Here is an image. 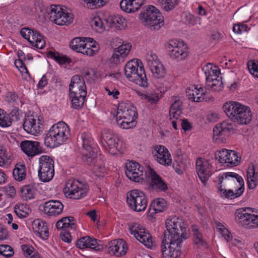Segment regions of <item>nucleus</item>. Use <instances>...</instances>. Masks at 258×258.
<instances>
[{"label":"nucleus","instance_id":"nucleus-37","mask_svg":"<svg viewBox=\"0 0 258 258\" xmlns=\"http://www.w3.org/2000/svg\"><path fill=\"white\" fill-rule=\"evenodd\" d=\"M93 166V170L97 176L103 177L106 172L103 161L100 157L99 159L95 154V160L92 164H88Z\"/></svg>","mask_w":258,"mask_h":258},{"label":"nucleus","instance_id":"nucleus-15","mask_svg":"<svg viewBox=\"0 0 258 258\" xmlns=\"http://www.w3.org/2000/svg\"><path fill=\"white\" fill-rule=\"evenodd\" d=\"M101 142L106 149L112 154H116L117 152H122L121 148L118 147L119 139L118 137L107 130H104L101 134Z\"/></svg>","mask_w":258,"mask_h":258},{"label":"nucleus","instance_id":"nucleus-27","mask_svg":"<svg viewBox=\"0 0 258 258\" xmlns=\"http://www.w3.org/2000/svg\"><path fill=\"white\" fill-rule=\"evenodd\" d=\"M131 48V43L122 44L117 48L110 58L111 63L117 64L120 61H123L124 58L129 53Z\"/></svg>","mask_w":258,"mask_h":258},{"label":"nucleus","instance_id":"nucleus-3","mask_svg":"<svg viewBox=\"0 0 258 258\" xmlns=\"http://www.w3.org/2000/svg\"><path fill=\"white\" fill-rule=\"evenodd\" d=\"M124 72L129 81L143 87L148 86L146 74L141 60L133 59L128 61L124 68Z\"/></svg>","mask_w":258,"mask_h":258},{"label":"nucleus","instance_id":"nucleus-1","mask_svg":"<svg viewBox=\"0 0 258 258\" xmlns=\"http://www.w3.org/2000/svg\"><path fill=\"white\" fill-rule=\"evenodd\" d=\"M218 190L221 197L234 199L240 196L244 191V181L242 177L234 172H226L219 175Z\"/></svg>","mask_w":258,"mask_h":258},{"label":"nucleus","instance_id":"nucleus-20","mask_svg":"<svg viewBox=\"0 0 258 258\" xmlns=\"http://www.w3.org/2000/svg\"><path fill=\"white\" fill-rule=\"evenodd\" d=\"M152 154L156 161L163 165L168 166L172 163L171 155L168 149L164 146H154L153 147Z\"/></svg>","mask_w":258,"mask_h":258},{"label":"nucleus","instance_id":"nucleus-5","mask_svg":"<svg viewBox=\"0 0 258 258\" xmlns=\"http://www.w3.org/2000/svg\"><path fill=\"white\" fill-rule=\"evenodd\" d=\"M70 128L64 122H58L53 125L46 134L45 145L49 148L62 144L69 138Z\"/></svg>","mask_w":258,"mask_h":258},{"label":"nucleus","instance_id":"nucleus-16","mask_svg":"<svg viewBox=\"0 0 258 258\" xmlns=\"http://www.w3.org/2000/svg\"><path fill=\"white\" fill-rule=\"evenodd\" d=\"M22 36L37 48L42 49L45 45L43 36L37 31L23 28L20 31Z\"/></svg>","mask_w":258,"mask_h":258},{"label":"nucleus","instance_id":"nucleus-14","mask_svg":"<svg viewBox=\"0 0 258 258\" xmlns=\"http://www.w3.org/2000/svg\"><path fill=\"white\" fill-rule=\"evenodd\" d=\"M215 158L220 163L225 164L228 167H234L238 165L241 158L238 156V153L233 150L223 149L217 151L215 153Z\"/></svg>","mask_w":258,"mask_h":258},{"label":"nucleus","instance_id":"nucleus-53","mask_svg":"<svg viewBox=\"0 0 258 258\" xmlns=\"http://www.w3.org/2000/svg\"><path fill=\"white\" fill-rule=\"evenodd\" d=\"M83 95L79 96V98L77 97H70L71 99V103L72 106L73 108L76 109H80L83 106L85 102V94L82 93Z\"/></svg>","mask_w":258,"mask_h":258},{"label":"nucleus","instance_id":"nucleus-28","mask_svg":"<svg viewBox=\"0 0 258 258\" xmlns=\"http://www.w3.org/2000/svg\"><path fill=\"white\" fill-rule=\"evenodd\" d=\"M76 246L80 249L90 248L96 251L102 248V245L97 243V240L90 236L82 237L77 240Z\"/></svg>","mask_w":258,"mask_h":258},{"label":"nucleus","instance_id":"nucleus-34","mask_svg":"<svg viewBox=\"0 0 258 258\" xmlns=\"http://www.w3.org/2000/svg\"><path fill=\"white\" fill-rule=\"evenodd\" d=\"M167 207V202L164 199L162 198L156 199L150 204L149 214L151 216H153V215L156 213L163 212Z\"/></svg>","mask_w":258,"mask_h":258},{"label":"nucleus","instance_id":"nucleus-24","mask_svg":"<svg viewBox=\"0 0 258 258\" xmlns=\"http://www.w3.org/2000/svg\"><path fill=\"white\" fill-rule=\"evenodd\" d=\"M20 147L23 152L30 157L42 153V148L38 141H23L20 143Z\"/></svg>","mask_w":258,"mask_h":258},{"label":"nucleus","instance_id":"nucleus-18","mask_svg":"<svg viewBox=\"0 0 258 258\" xmlns=\"http://www.w3.org/2000/svg\"><path fill=\"white\" fill-rule=\"evenodd\" d=\"M211 165L209 162L202 158L197 159L196 161V172L199 178L204 185H206L212 175Z\"/></svg>","mask_w":258,"mask_h":258},{"label":"nucleus","instance_id":"nucleus-64","mask_svg":"<svg viewBox=\"0 0 258 258\" xmlns=\"http://www.w3.org/2000/svg\"><path fill=\"white\" fill-rule=\"evenodd\" d=\"M9 236L7 229L3 224H0V240L6 239Z\"/></svg>","mask_w":258,"mask_h":258},{"label":"nucleus","instance_id":"nucleus-33","mask_svg":"<svg viewBox=\"0 0 258 258\" xmlns=\"http://www.w3.org/2000/svg\"><path fill=\"white\" fill-rule=\"evenodd\" d=\"M56 227L63 231L74 230L76 228V221L72 216L64 217L57 222Z\"/></svg>","mask_w":258,"mask_h":258},{"label":"nucleus","instance_id":"nucleus-31","mask_svg":"<svg viewBox=\"0 0 258 258\" xmlns=\"http://www.w3.org/2000/svg\"><path fill=\"white\" fill-rule=\"evenodd\" d=\"M189 88L186 91V95L188 98L192 101L200 102L205 99L206 95V89L202 87H192Z\"/></svg>","mask_w":258,"mask_h":258},{"label":"nucleus","instance_id":"nucleus-50","mask_svg":"<svg viewBox=\"0 0 258 258\" xmlns=\"http://www.w3.org/2000/svg\"><path fill=\"white\" fill-rule=\"evenodd\" d=\"M205 72L206 79H209V77L215 74H220V71L218 67L209 63L203 68Z\"/></svg>","mask_w":258,"mask_h":258},{"label":"nucleus","instance_id":"nucleus-9","mask_svg":"<svg viewBox=\"0 0 258 258\" xmlns=\"http://www.w3.org/2000/svg\"><path fill=\"white\" fill-rule=\"evenodd\" d=\"M89 190L88 183L79 180L68 181L63 188L67 198L79 200L85 197Z\"/></svg>","mask_w":258,"mask_h":258},{"label":"nucleus","instance_id":"nucleus-48","mask_svg":"<svg viewBox=\"0 0 258 258\" xmlns=\"http://www.w3.org/2000/svg\"><path fill=\"white\" fill-rule=\"evenodd\" d=\"M137 4L133 2V0H122L120 3L121 9L128 13H134L138 10L134 9Z\"/></svg>","mask_w":258,"mask_h":258},{"label":"nucleus","instance_id":"nucleus-23","mask_svg":"<svg viewBox=\"0 0 258 258\" xmlns=\"http://www.w3.org/2000/svg\"><path fill=\"white\" fill-rule=\"evenodd\" d=\"M127 249L126 242L122 239L113 240L108 243V253L111 255L123 256L126 253Z\"/></svg>","mask_w":258,"mask_h":258},{"label":"nucleus","instance_id":"nucleus-62","mask_svg":"<svg viewBox=\"0 0 258 258\" xmlns=\"http://www.w3.org/2000/svg\"><path fill=\"white\" fill-rule=\"evenodd\" d=\"M233 31L235 33L240 34L242 32H247L248 31V27L245 24L241 23L236 24L233 27Z\"/></svg>","mask_w":258,"mask_h":258},{"label":"nucleus","instance_id":"nucleus-63","mask_svg":"<svg viewBox=\"0 0 258 258\" xmlns=\"http://www.w3.org/2000/svg\"><path fill=\"white\" fill-rule=\"evenodd\" d=\"M15 64L17 68H19V70L21 72H25L26 73L28 74L29 75L28 73V71L25 66V64L24 63L22 59H18L15 60Z\"/></svg>","mask_w":258,"mask_h":258},{"label":"nucleus","instance_id":"nucleus-13","mask_svg":"<svg viewBox=\"0 0 258 258\" xmlns=\"http://www.w3.org/2000/svg\"><path fill=\"white\" fill-rule=\"evenodd\" d=\"M169 55L178 61L184 59L188 54L187 45L177 40H170L166 45Z\"/></svg>","mask_w":258,"mask_h":258},{"label":"nucleus","instance_id":"nucleus-25","mask_svg":"<svg viewBox=\"0 0 258 258\" xmlns=\"http://www.w3.org/2000/svg\"><path fill=\"white\" fill-rule=\"evenodd\" d=\"M63 209V205L60 201L50 200L44 203L42 211L48 216H55L61 214Z\"/></svg>","mask_w":258,"mask_h":258},{"label":"nucleus","instance_id":"nucleus-29","mask_svg":"<svg viewBox=\"0 0 258 258\" xmlns=\"http://www.w3.org/2000/svg\"><path fill=\"white\" fill-rule=\"evenodd\" d=\"M33 232L38 235L43 239H47L49 236V232L45 222L37 219L32 223Z\"/></svg>","mask_w":258,"mask_h":258},{"label":"nucleus","instance_id":"nucleus-10","mask_svg":"<svg viewBox=\"0 0 258 258\" xmlns=\"http://www.w3.org/2000/svg\"><path fill=\"white\" fill-rule=\"evenodd\" d=\"M126 202L132 210L140 212L146 209L148 201L147 196L142 191L133 189L127 192Z\"/></svg>","mask_w":258,"mask_h":258},{"label":"nucleus","instance_id":"nucleus-49","mask_svg":"<svg viewBox=\"0 0 258 258\" xmlns=\"http://www.w3.org/2000/svg\"><path fill=\"white\" fill-rule=\"evenodd\" d=\"M129 230L132 234L137 238L141 234L144 233L146 230L142 225L137 223H132L128 224Z\"/></svg>","mask_w":258,"mask_h":258},{"label":"nucleus","instance_id":"nucleus-58","mask_svg":"<svg viewBox=\"0 0 258 258\" xmlns=\"http://www.w3.org/2000/svg\"><path fill=\"white\" fill-rule=\"evenodd\" d=\"M10 156L8 155L6 149L0 148V166H4L9 163Z\"/></svg>","mask_w":258,"mask_h":258},{"label":"nucleus","instance_id":"nucleus-54","mask_svg":"<svg viewBox=\"0 0 258 258\" xmlns=\"http://www.w3.org/2000/svg\"><path fill=\"white\" fill-rule=\"evenodd\" d=\"M162 8L166 11H169L178 4L179 0H159Z\"/></svg>","mask_w":258,"mask_h":258},{"label":"nucleus","instance_id":"nucleus-47","mask_svg":"<svg viewBox=\"0 0 258 258\" xmlns=\"http://www.w3.org/2000/svg\"><path fill=\"white\" fill-rule=\"evenodd\" d=\"M6 101L10 106L13 107H19L22 103L20 98L15 92H9L6 96Z\"/></svg>","mask_w":258,"mask_h":258},{"label":"nucleus","instance_id":"nucleus-61","mask_svg":"<svg viewBox=\"0 0 258 258\" xmlns=\"http://www.w3.org/2000/svg\"><path fill=\"white\" fill-rule=\"evenodd\" d=\"M21 249L23 252L25 256L28 257L30 255H32L34 252V248L30 245L23 244L21 246Z\"/></svg>","mask_w":258,"mask_h":258},{"label":"nucleus","instance_id":"nucleus-43","mask_svg":"<svg viewBox=\"0 0 258 258\" xmlns=\"http://www.w3.org/2000/svg\"><path fill=\"white\" fill-rule=\"evenodd\" d=\"M14 211L19 218H24L29 216L31 210L27 204H20L15 205Z\"/></svg>","mask_w":258,"mask_h":258},{"label":"nucleus","instance_id":"nucleus-41","mask_svg":"<svg viewBox=\"0 0 258 258\" xmlns=\"http://www.w3.org/2000/svg\"><path fill=\"white\" fill-rule=\"evenodd\" d=\"M91 26L96 32L101 33L103 32L108 27V25L106 24V21L101 16H97L95 17L91 21Z\"/></svg>","mask_w":258,"mask_h":258},{"label":"nucleus","instance_id":"nucleus-55","mask_svg":"<svg viewBox=\"0 0 258 258\" xmlns=\"http://www.w3.org/2000/svg\"><path fill=\"white\" fill-rule=\"evenodd\" d=\"M14 254L13 248L9 245H0V255L2 254L6 257H10Z\"/></svg>","mask_w":258,"mask_h":258},{"label":"nucleus","instance_id":"nucleus-44","mask_svg":"<svg viewBox=\"0 0 258 258\" xmlns=\"http://www.w3.org/2000/svg\"><path fill=\"white\" fill-rule=\"evenodd\" d=\"M86 38H75L70 42V46L73 50L82 53L86 46Z\"/></svg>","mask_w":258,"mask_h":258},{"label":"nucleus","instance_id":"nucleus-7","mask_svg":"<svg viewBox=\"0 0 258 258\" xmlns=\"http://www.w3.org/2000/svg\"><path fill=\"white\" fill-rule=\"evenodd\" d=\"M77 145L80 149L82 159L87 164H91L95 160L94 141L91 135L83 133L77 138Z\"/></svg>","mask_w":258,"mask_h":258},{"label":"nucleus","instance_id":"nucleus-51","mask_svg":"<svg viewBox=\"0 0 258 258\" xmlns=\"http://www.w3.org/2000/svg\"><path fill=\"white\" fill-rule=\"evenodd\" d=\"M21 191L23 197L26 198V200H30L34 198V188L33 186L31 185H26L23 186Z\"/></svg>","mask_w":258,"mask_h":258},{"label":"nucleus","instance_id":"nucleus-40","mask_svg":"<svg viewBox=\"0 0 258 258\" xmlns=\"http://www.w3.org/2000/svg\"><path fill=\"white\" fill-rule=\"evenodd\" d=\"M47 56L48 58L54 59L60 64H66L71 62V59L63 54L59 53L57 51H48L47 52Z\"/></svg>","mask_w":258,"mask_h":258},{"label":"nucleus","instance_id":"nucleus-12","mask_svg":"<svg viewBox=\"0 0 258 258\" xmlns=\"http://www.w3.org/2000/svg\"><path fill=\"white\" fill-rule=\"evenodd\" d=\"M182 240H176L166 238L163 241L162 237L161 251L162 258H178L181 254V244Z\"/></svg>","mask_w":258,"mask_h":258},{"label":"nucleus","instance_id":"nucleus-21","mask_svg":"<svg viewBox=\"0 0 258 258\" xmlns=\"http://www.w3.org/2000/svg\"><path fill=\"white\" fill-rule=\"evenodd\" d=\"M150 57L148 58L147 62L153 76L157 79L164 78L166 75V69L157 59L156 55L151 54Z\"/></svg>","mask_w":258,"mask_h":258},{"label":"nucleus","instance_id":"nucleus-8","mask_svg":"<svg viewBox=\"0 0 258 258\" xmlns=\"http://www.w3.org/2000/svg\"><path fill=\"white\" fill-rule=\"evenodd\" d=\"M140 19L145 22V25L152 30H159L164 25V19L161 13L155 7L148 6L144 12L140 14Z\"/></svg>","mask_w":258,"mask_h":258},{"label":"nucleus","instance_id":"nucleus-36","mask_svg":"<svg viewBox=\"0 0 258 258\" xmlns=\"http://www.w3.org/2000/svg\"><path fill=\"white\" fill-rule=\"evenodd\" d=\"M79 88H81L82 90H87L83 77L81 76L76 75L71 79L69 85V90H74L75 91Z\"/></svg>","mask_w":258,"mask_h":258},{"label":"nucleus","instance_id":"nucleus-30","mask_svg":"<svg viewBox=\"0 0 258 258\" xmlns=\"http://www.w3.org/2000/svg\"><path fill=\"white\" fill-rule=\"evenodd\" d=\"M106 21V24L108 27H114L117 29H124L126 26V20L119 15L114 16H109L106 18H104Z\"/></svg>","mask_w":258,"mask_h":258},{"label":"nucleus","instance_id":"nucleus-42","mask_svg":"<svg viewBox=\"0 0 258 258\" xmlns=\"http://www.w3.org/2000/svg\"><path fill=\"white\" fill-rule=\"evenodd\" d=\"M88 39L91 40L88 43L86 42V46L81 53L86 55L93 56L99 50L98 44L94 41L93 38H89Z\"/></svg>","mask_w":258,"mask_h":258},{"label":"nucleus","instance_id":"nucleus-17","mask_svg":"<svg viewBox=\"0 0 258 258\" xmlns=\"http://www.w3.org/2000/svg\"><path fill=\"white\" fill-rule=\"evenodd\" d=\"M251 213H248L245 210H237V216L241 220V223L246 228H258V212L252 211Z\"/></svg>","mask_w":258,"mask_h":258},{"label":"nucleus","instance_id":"nucleus-60","mask_svg":"<svg viewBox=\"0 0 258 258\" xmlns=\"http://www.w3.org/2000/svg\"><path fill=\"white\" fill-rule=\"evenodd\" d=\"M247 68L249 72L255 76L256 72L258 73V61L251 60L247 62Z\"/></svg>","mask_w":258,"mask_h":258},{"label":"nucleus","instance_id":"nucleus-35","mask_svg":"<svg viewBox=\"0 0 258 258\" xmlns=\"http://www.w3.org/2000/svg\"><path fill=\"white\" fill-rule=\"evenodd\" d=\"M233 128L231 123L224 121L221 123L216 125L213 128V135L215 136H220L222 135L226 136L229 134L230 131Z\"/></svg>","mask_w":258,"mask_h":258},{"label":"nucleus","instance_id":"nucleus-45","mask_svg":"<svg viewBox=\"0 0 258 258\" xmlns=\"http://www.w3.org/2000/svg\"><path fill=\"white\" fill-rule=\"evenodd\" d=\"M14 178L17 181H21L26 178V166L24 164H16L13 170Z\"/></svg>","mask_w":258,"mask_h":258},{"label":"nucleus","instance_id":"nucleus-6","mask_svg":"<svg viewBox=\"0 0 258 258\" xmlns=\"http://www.w3.org/2000/svg\"><path fill=\"white\" fill-rule=\"evenodd\" d=\"M166 230L164 231L162 237L163 241L166 238L176 240H182L187 238L186 228L182 219L176 216L168 219L166 222Z\"/></svg>","mask_w":258,"mask_h":258},{"label":"nucleus","instance_id":"nucleus-2","mask_svg":"<svg viewBox=\"0 0 258 258\" xmlns=\"http://www.w3.org/2000/svg\"><path fill=\"white\" fill-rule=\"evenodd\" d=\"M223 109L231 120L239 124H247L251 120L252 113L248 106L235 101L226 102Z\"/></svg>","mask_w":258,"mask_h":258},{"label":"nucleus","instance_id":"nucleus-57","mask_svg":"<svg viewBox=\"0 0 258 258\" xmlns=\"http://www.w3.org/2000/svg\"><path fill=\"white\" fill-rule=\"evenodd\" d=\"M207 86L210 87L211 89L215 91L219 92L223 88V84L221 78H218V80H214L213 83L208 84Z\"/></svg>","mask_w":258,"mask_h":258},{"label":"nucleus","instance_id":"nucleus-56","mask_svg":"<svg viewBox=\"0 0 258 258\" xmlns=\"http://www.w3.org/2000/svg\"><path fill=\"white\" fill-rule=\"evenodd\" d=\"M18 107H19L17 106L14 107L10 112L8 113V115L10 116L12 123L13 122L19 120L22 116L21 110L19 109Z\"/></svg>","mask_w":258,"mask_h":258},{"label":"nucleus","instance_id":"nucleus-19","mask_svg":"<svg viewBox=\"0 0 258 258\" xmlns=\"http://www.w3.org/2000/svg\"><path fill=\"white\" fill-rule=\"evenodd\" d=\"M136 161H130L126 164L125 174L131 180L140 182L144 180L143 171Z\"/></svg>","mask_w":258,"mask_h":258},{"label":"nucleus","instance_id":"nucleus-26","mask_svg":"<svg viewBox=\"0 0 258 258\" xmlns=\"http://www.w3.org/2000/svg\"><path fill=\"white\" fill-rule=\"evenodd\" d=\"M40 121L39 118L36 119L32 116H29L24 120L23 128L28 133L36 135L41 131L42 128V124Z\"/></svg>","mask_w":258,"mask_h":258},{"label":"nucleus","instance_id":"nucleus-11","mask_svg":"<svg viewBox=\"0 0 258 258\" xmlns=\"http://www.w3.org/2000/svg\"><path fill=\"white\" fill-rule=\"evenodd\" d=\"M54 174V161L48 156H42L39 158L38 177L43 182L49 181Z\"/></svg>","mask_w":258,"mask_h":258},{"label":"nucleus","instance_id":"nucleus-4","mask_svg":"<svg viewBox=\"0 0 258 258\" xmlns=\"http://www.w3.org/2000/svg\"><path fill=\"white\" fill-rule=\"evenodd\" d=\"M137 117L136 108L131 103L122 102L118 105L116 114V121L120 127L128 129L135 126Z\"/></svg>","mask_w":258,"mask_h":258},{"label":"nucleus","instance_id":"nucleus-39","mask_svg":"<svg viewBox=\"0 0 258 258\" xmlns=\"http://www.w3.org/2000/svg\"><path fill=\"white\" fill-rule=\"evenodd\" d=\"M63 9L59 6L51 5L50 8L46 9L47 15L50 20L54 23L60 15L62 14Z\"/></svg>","mask_w":258,"mask_h":258},{"label":"nucleus","instance_id":"nucleus-38","mask_svg":"<svg viewBox=\"0 0 258 258\" xmlns=\"http://www.w3.org/2000/svg\"><path fill=\"white\" fill-rule=\"evenodd\" d=\"M141 243H143L147 248L152 249L156 247V242L153 240L151 234L146 230H144V233L141 234L137 238Z\"/></svg>","mask_w":258,"mask_h":258},{"label":"nucleus","instance_id":"nucleus-22","mask_svg":"<svg viewBox=\"0 0 258 258\" xmlns=\"http://www.w3.org/2000/svg\"><path fill=\"white\" fill-rule=\"evenodd\" d=\"M149 176L151 178L150 188L157 192H165L168 189L166 183L152 168L149 170Z\"/></svg>","mask_w":258,"mask_h":258},{"label":"nucleus","instance_id":"nucleus-59","mask_svg":"<svg viewBox=\"0 0 258 258\" xmlns=\"http://www.w3.org/2000/svg\"><path fill=\"white\" fill-rule=\"evenodd\" d=\"M193 241L195 244L199 245H203L204 244V240L203 235L200 233L198 229H193Z\"/></svg>","mask_w":258,"mask_h":258},{"label":"nucleus","instance_id":"nucleus-32","mask_svg":"<svg viewBox=\"0 0 258 258\" xmlns=\"http://www.w3.org/2000/svg\"><path fill=\"white\" fill-rule=\"evenodd\" d=\"M247 181L249 189H254L258 184V171L255 166L251 163L247 169Z\"/></svg>","mask_w":258,"mask_h":258},{"label":"nucleus","instance_id":"nucleus-52","mask_svg":"<svg viewBox=\"0 0 258 258\" xmlns=\"http://www.w3.org/2000/svg\"><path fill=\"white\" fill-rule=\"evenodd\" d=\"M10 116L4 110L0 108V126L8 127L12 125Z\"/></svg>","mask_w":258,"mask_h":258},{"label":"nucleus","instance_id":"nucleus-46","mask_svg":"<svg viewBox=\"0 0 258 258\" xmlns=\"http://www.w3.org/2000/svg\"><path fill=\"white\" fill-rule=\"evenodd\" d=\"M74 19L73 15L62 11V14L56 19L55 24L58 25H67L72 23Z\"/></svg>","mask_w":258,"mask_h":258}]
</instances>
